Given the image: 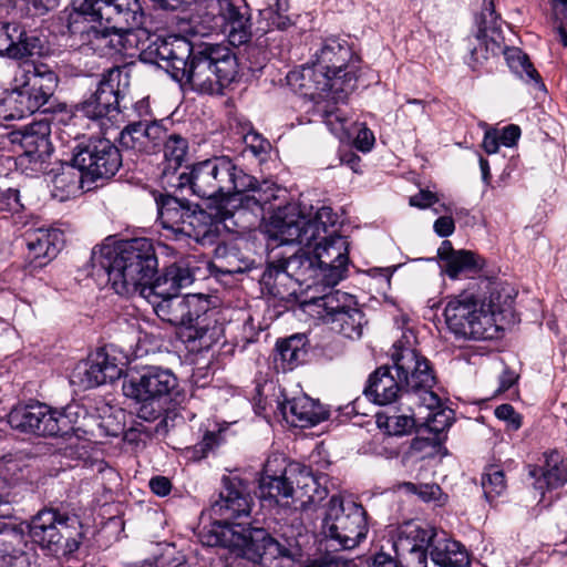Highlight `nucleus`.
<instances>
[{"label": "nucleus", "instance_id": "nucleus-45", "mask_svg": "<svg viewBox=\"0 0 567 567\" xmlns=\"http://www.w3.org/2000/svg\"><path fill=\"white\" fill-rule=\"evenodd\" d=\"M224 31L227 33L228 42L234 47H239L248 43L251 38V28L249 17L247 13L235 19L231 23H227L224 27Z\"/></svg>", "mask_w": 567, "mask_h": 567}, {"label": "nucleus", "instance_id": "nucleus-17", "mask_svg": "<svg viewBox=\"0 0 567 567\" xmlns=\"http://www.w3.org/2000/svg\"><path fill=\"white\" fill-rule=\"evenodd\" d=\"M50 133V123L44 120L33 122L13 133V142H18L23 150L17 158L21 169L31 173L45 169L44 164L52 152Z\"/></svg>", "mask_w": 567, "mask_h": 567}, {"label": "nucleus", "instance_id": "nucleus-56", "mask_svg": "<svg viewBox=\"0 0 567 567\" xmlns=\"http://www.w3.org/2000/svg\"><path fill=\"white\" fill-rule=\"evenodd\" d=\"M434 231L440 237H447L453 234L455 229V223L452 215H441L433 225Z\"/></svg>", "mask_w": 567, "mask_h": 567}, {"label": "nucleus", "instance_id": "nucleus-7", "mask_svg": "<svg viewBox=\"0 0 567 567\" xmlns=\"http://www.w3.org/2000/svg\"><path fill=\"white\" fill-rule=\"evenodd\" d=\"M74 11L95 24L84 25L80 31L82 45L104 55L112 52L126 53L138 47L143 13L140 3L120 0L113 4L104 0H72Z\"/></svg>", "mask_w": 567, "mask_h": 567}, {"label": "nucleus", "instance_id": "nucleus-52", "mask_svg": "<svg viewBox=\"0 0 567 567\" xmlns=\"http://www.w3.org/2000/svg\"><path fill=\"white\" fill-rule=\"evenodd\" d=\"M27 206L21 202L18 189L0 190V212L21 213Z\"/></svg>", "mask_w": 567, "mask_h": 567}, {"label": "nucleus", "instance_id": "nucleus-26", "mask_svg": "<svg viewBox=\"0 0 567 567\" xmlns=\"http://www.w3.org/2000/svg\"><path fill=\"white\" fill-rule=\"evenodd\" d=\"M224 334L225 328L218 310L212 311L185 332L186 339L192 343L193 350L198 351L209 350L224 339Z\"/></svg>", "mask_w": 567, "mask_h": 567}, {"label": "nucleus", "instance_id": "nucleus-53", "mask_svg": "<svg viewBox=\"0 0 567 567\" xmlns=\"http://www.w3.org/2000/svg\"><path fill=\"white\" fill-rule=\"evenodd\" d=\"M405 488L416 494L424 502L439 501L442 496V489L437 484H414L405 483Z\"/></svg>", "mask_w": 567, "mask_h": 567}, {"label": "nucleus", "instance_id": "nucleus-3", "mask_svg": "<svg viewBox=\"0 0 567 567\" xmlns=\"http://www.w3.org/2000/svg\"><path fill=\"white\" fill-rule=\"evenodd\" d=\"M142 59L158 65L181 83L204 94H219L238 73L236 55L223 43L193 45L183 37H156Z\"/></svg>", "mask_w": 567, "mask_h": 567}, {"label": "nucleus", "instance_id": "nucleus-62", "mask_svg": "<svg viewBox=\"0 0 567 567\" xmlns=\"http://www.w3.org/2000/svg\"><path fill=\"white\" fill-rule=\"evenodd\" d=\"M501 140L495 130H486L482 146L487 154H495L498 151Z\"/></svg>", "mask_w": 567, "mask_h": 567}, {"label": "nucleus", "instance_id": "nucleus-8", "mask_svg": "<svg viewBox=\"0 0 567 567\" xmlns=\"http://www.w3.org/2000/svg\"><path fill=\"white\" fill-rule=\"evenodd\" d=\"M93 267L107 275L116 293L144 297L143 289L155 281L158 261L152 241L147 238L113 241L107 239L92 250Z\"/></svg>", "mask_w": 567, "mask_h": 567}, {"label": "nucleus", "instance_id": "nucleus-9", "mask_svg": "<svg viewBox=\"0 0 567 567\" xmlns=\"http://www.w3.org/2000/svg\"><path fill=\"white\" fill-rule=\"evenodd\" d=\"M498 285L487 278L460 295L452 297L444 317L449 329L456 336L473 339H492L497 332L495 316L501 310Z\"/></svg>", "mask_w": 567, "mask_h": 567}, {"label": "nucleus", "instance_id": "nucleus-27", "mask_svg": "<svg viewBox=\"0 0 567 567\" xmlns=\"http://www.w3.org/2000/svg\"><path fill=\"white\" fill-rule=\"evenodd\" d=\"M430 555L433 563L440 567H466L470 556L466 548L458 542L451 539L443 530L433 536Z\"/></svg>", "mask_w": 567, "mask_h": 567}, {"label": "nucleus", "instance_id": "nucleus-21", "mask_svg": "<svg viewBox=\"0 0 567 567\" xmlns=\"http://www.w3.org/2000/svg\"><path fill=\"white\" fill-rule=\"evenodd\" d=\"M43 42L18 23H0V55L21 60L42 53Z\"/></svg>", "mask_w": 567, "mask_h": 567}, {"label": "nucleus", "instance_id": "nucleus-32", "mask_svg": "<svg viewBox=\"0 0 567 567\" xmlns=\"http://www.w3.org/2000/svg\"><path fill=\"white\" fill-rule=\"evenodd\" d=\"M315 305L318 308V315L327 323L342 311L351 310L358 302L354 296L334 290L316 299Z\"/></svg>", "mask_w": 567, "mask_h": 567}, {"label": "nucleus", "instance_id": "nucleus-40", "mask_svg": "<svg viewBox=\"0 0 567 567\" xmlns=\"http://www.w3.org/2000/svg\"><path fill=\"white\" fill-rule=\"evenodd\" d=\"M473 48L471 49V58L475 64H482L491 56L498 54L502 50L499 42L488 34L486 27H480L474 38Z\"/></svg>", "mask_w": 567, "mask_h": 567}, {"label": "nucleus", "instance_id": "nucleus-19", "mask_svg": "<svg viewBox=\"0 0 567 567\" xmlns=\"http://www.w3.org/2000/svg\"><path fill=\"white\" fill-rule=\"evenodd\" d=\"M122 374L116 358L109 355L104 349L92 353L86 361L80 362L71 375V382L82 389L100 386L113 382Z\"/></svg>", "mask_w": 567, "mask_h": 567}, {"label": "nucleus", "instance_id": "nucleus-48", "mask_svg": "<svg viewBox=\"0 0 567 567\" xmlns=\"http://www.w3.org/2000/svg\"><path fill=\"white\" fill-rule=\"evenodd\" d=\"M142 121L127 124L120 133L118 142L125 150L143 153Z\"/></svg>", "mask_w": 567, "mask_h": 567}, {"label": "nucleus", "instance_id": "nucleus-31", "mask_svg": "<svg viewBox=\"0 0 567 567\" xmlns=\"http://www.w3.org/2000/svg\"><path fill=\"white\" fill-rule=\"evenodd\" d=\"M260 497L264 499H275L277 503L280 498H290L295 496L293 482L288 476L287 466L278 475L271 468V462L265 465L264 475L259 481Z\"/></svg>", "mask_w": 567, "mask_h": 567}, {"label": "nucleus", "instance_id": "nucleus-10", "mask_svg": "<svg viewBox=\"0 0 567 567\" xmlns=\"http://www.w3.org/2000/svg\"><path fill=\"white\" fill-rule=\"evenodd\" d=\"M177 386L178 379L172 370L146 365L124 375L122 392L136 405L137 416L152 422L166 412Z\"/></svg>", "mask_w": 567, "mask_h": 567}, {"label": "nucleus", "instance_id": "nucleus-5", "mask_svg": "<svg viewBox=\"0 0 567 567\" xmlns=\"http://www.w3.org/2000/svg\"><path fill=\"white\" fill-rule=\"evenodd\" d=\"M391 360L392 367L382 365L369 377L364 389L369 400L379 405L399 402L411 408L416 398L415 403L425 408L439 405V395L432 390L435 375L425 357L399 340L393 344Z\"/></svg>", "mask_w": 567, "mask_h": 567}, {"label": "nucleus", "instance_id": "nucleus-22", "mask_svg": "<svg viewBox=\"0 0 567 567\" xmlns=\"http://www.w3.org/2000/svg\"><path fill=\"white\" fill-rule=\"evenodd\" d=\"M79 110L89 118L100 120L101 126L105 121H112L118 115V92L111 80L100 81L94 93L84 100Z\"/></svg>", "mask_w": 567, "mask_h": 567}, {"label": "nucleus", "instance_id": "nucleus-47", "mask_svg": "<svg viewBox=\"0 0 567 567\" xmlns=\"http://www.w3.org/2000/svg\"><path fill=\"white\" fill-rule=\"evenodd\" d=\"M482 487L485 497L492 502L506 489L505 475L497 467H491L482 477Z\"/></svg>", "mask_w": 567, "mask_h": 567}, {"label": "nucleus", "instance_id": "nucleus-57", "mask_svg": "<svg viewBox=\"0 0 567 567\" xmlns=\"http://www.w3.org/2000/svg\"><path fill=\"white\" fill-rule=\"evenodd\" d=\"M374 144V135L371 130L363 126L358 131L357 137L354 140V145L358 150L362 152H368Z\"/></svg>", "mask_w": 567, "mask_h": 567}, {"label": "nucleus", "instance_id": "nucleus-49", "mask_svg": "<svg viewBox=\"0 0 567 567\" xmlns=\"http://www.w3.org/2000/svg\"><path fill=\"white\" fill-rule=\"evenodd\" d=\"M73 168L76 167L72 165L54 177L53 183L55 188H61L69 194L75 193L79 189L80 183L85 177V174L80 171L75 173Z\"/></svg>", "mask_w": 567, "mask_h": 567}, {"label": "nucleus", "instance_id": "nucleus-4", "mask_svg": "<svg viewBox=\"0 0 567 567\" xmlns=\"http://www.w3.org/2000/svg\"><path fill=\"white\" fill-rule=\"evenodd\" d=\"M351 58L352 51L346 41L328 38L316 53L313 65L301 73L300 86L313 101V115L321 117L341 141L352 136L349 118L336 106L354 90V75L346 72Z\"/></svg>", "mask_w": 567, "mask_h": 567}, {"label": "nucleus", "instance_id": "nucleus-35", "mask_svg": "<svg viewBox=\"0 0 567 567\" xmlns=\"http://www.w3.org/2000/svg\"><path fill=\"white\" fill-rule=\"evenodd\" d=\"M364 315L358 308V305L352 307L351 310L342 311L336 318H331L328 324L331 330L344 336L349 339H359L362 336L364 324Z\"/></svg>", "mask_w": 567, "mask_h": 567}, {"label": "nucleus", "instance_id": "nucleus-6", "mask_svg": "<svg viewBox=\"0 0 567 567\" xmlns=\"http://www.w3.org/2000/svg\"><path fill=\"white\" fill-rule=\"evenodd\" d=\"M331 215H270L265 231L280 244L309 246L321 234L326 236L315 245L313 256L322 269L323 286H336L348 271L349 241L344 236L328 233L326 223Z\"/></svg>", "mask_w": 567, "mask_h": 567}, {"label": "nucleus", "instance_id": "nucleus-42", "mask_svg": "<svg viewBox=\"0 0 567 567\" xmlns=\"http://www.w3.org/2000/svg\"><path fill=\"white\" fill-rule=\"evenodd\" d=\"M150 196L156 204L157 213H177L179 210H186L189 213H205L203 208L197 205L193 208L188 200L182 199L169 194L161 192H151Z\"/></svg>", "mask_w": 567, "mask_h": 567}, {"label": "nucleus", "instance_id": "nucleus-2", "mask_svg": "<svg viewBox=\"0 0 567 567\" xmlns=\"http://www.w3.org/2000/svg\"><path fill=\"white\" fill-rule=\"evenodd\" d=\"M174 186L184 188L189 186L193 194L207 199L208 208H216L217 213H231L226 204L235 200L239 208L245 210H261L265 213H311L315 207L301 200L298 204L289 203L285 207L272 205L278 195L267 183L258 186L257 179L240 169L228 156H215L193 164L188 173H182ZM327 207L316 208V213H326Z\"/></svg>", "mask_w": 567, "mask_h": 567}, {"label": "nucleus", "instance_id": "nucleus-24", "mask_svg": "<svg viewBox=\"0 0 567 567\" xmlns=\"http://www.w3.org/2000/svg\"><path fill=\"white\" fill-rule=\"evenodd\" d=\"M27 240L33 260L42 267L58 256L64 245L65 236L59 228H39L30 233Z\"/></svg>", "mask_w": 567, "mask_h": 567}, {"label": "nucleus", "instance_id": "nucleus-39", "mask_svg": "<svg viewBox=\"0 0 567 567\" xmlns=\"http://www.w3.org/2000/svg\"><path fill=\"white\" fill-rule=\"evenodd\" d=\"M277 358L282 363V370H292L299 362L303 360L306 351L303 349V339L292 336L277 343Z\"/></svg>", "mask_w": 567, "mask_h": 567}, {"label": "nucleus", "instance_id": "nucleus-33", "mask_svg": "<svg viewBox=\"0 0 567 567\" xmlns=\"http://www.w3.org/2000/svg\"><path fill=\"white\" fill-rule=\"evenodd\" d=\"M164 144L163 176L174 174L185 162L188 153V141L179 134H167Z\"/></svg>", "mask_w": 567, "mask_h": 567}, {"label": "nucleus", "instance_id": "nucleus-51", "mask_svg": "<svg viewBox=\"0 0 567 567\" xmlns=\"http://www.w3.org/2000/svg\"><path fill=\"white\" fill-rule=\"evenodd\" d=\"M244 142L246 150L249 151L260 162L265 161L269 151L270 143L256 132H249L245 135Z\"/></svg>", "mask_w": 567, "mask_h": 567}, {"label": "nucleus", "instance_id": "nucleus-43", "mask_svg": "<svg viewBox=\"0 0 567 567\" xmlns=\"http://www.w3.org/2000/svg\"><path fill=\"white\" fill-rule=\"evenodd\" d=\"M143 153L155 152L167 137V128L161 121H142Z\"/></svg>", "mask_w": 567, "mask_h": 567}, {"label": "nucleus", "instance_id": "nucleus-13", "mask_svg": "<svg viewBox=\"0 0 567 567\" xmlns=\"http://www.w3.org/2000/svg\"><path fill=\"white\" fill-rule=\"evenodd\" d=\"M80 406L68 405L52 410L44 403L13 408L8 414L12 429L42 436H66L80 429Z\"/></svg>", "mask_w": 567, "mask_h": 567}, {"label": "nucleus", "instance_id": "nucleus-29", "mask_svg": "<svg viewBox=\"0 0 567 567\" xmlns=\"http://www.w3.org/2000/svg\"><path fill=\"white\" fill-rule=\"evenodd\" d=\"M529 476L535 481V489L544 494L545 488H556L567 482V460H560L557 452L546 456L543 467L529 466Z\"/></svg>", "mask_w": 567, "mask_h": 567}, {"label": "nucleus", "instance_id": "nucleus-55", "mask_svg": "<svg viewBox=\"0 0 567 567\" xmlns=\"http://www.w3.org/2000/svg\"><path fill=\"white\" fill-rule=\"evenodd\" d=\"M436 202V195L430 190H420L416 195L410 197V205L419 209L430 208Z\"/></svg>", "mask_w": 567, "mask_h": 567}, {"label": "nucleus", "instance_id": "nucleus-50", "mask_svg": "<svg viewBox=\"0 0 567 567\" xmlns=\"http://www.w3.org/2000/svg\"><path fill=\"white\" fill-rule=\"evenodd\" d=\"M441 400L439 399V405L430 409V413L425 417L424 425L429 429L430 432L441 433L444 430L449 429L452 425L451 411L446 412L445 410H439L434 412L435 409L440 408ZM429 410V408H426Z\"/></svg>", "mask_w": 567, "mask_h": 567}, {"label": "nucleus", "instance_id": "nucleus-38", "mask_svg": "<svg viewBox=\"0 0 567 567\" xmlns=\"http://www.w3.org/2000/svg\"><path fill=\"white\" fill-rule=\"evenodd\" d=\"M504 55L509 69L520 76L522 79L533 80L540 87L544 84L539 81V75L533 64L529 62L528 56L518 48H507Z\"/></svg>", "mask_w": 567, "mask_h": 567}, {"label": "nucleus", "instance_id": "nucleus-46", "mask_svg": "<svg viewBox=\"0 0 567 567\" xmlns=\"http://www.w3.org/2000/svg\"><path fill=\"white\" fill-rule=\"evenodd\" d=\"M288 0H268V8L261 14L270 21V25L278 30H286L291 25V20L284 13L288 11Z\"/></svg>", "mask_w": 567, "mask_h": 567}, {"label": "nucleus", "instance_id": "nucleus-54", "mask_svg": "<svg viewBox=\"0 0 567 567\" xmlns=\"http://www.w3.org/2000/svg\"><path fill=\"white\" fill-rule=\"evenodd\" d=\"M494 413L498 420L506 422L513 431H517L522 426V415L511 404H501Z\"/></svg>", "mask_w": 567, "mask_h": 567}, {"label": "nucleus", "instance_id": "nucleus-11", "mask_svg": "<svg viewBox=\"0 0 567 567\" xmlns=\"http://www.w3.org/2000/svg\"><path fill=\"white\" fill-rule=\"evenodd\" d=\"M11 85L6 102L14 104L16 114L10 117H24L48 110L45 105L58 86V76L47 64L24 62L16 69Z\"/></svg>", "mask_w": 567, "mask_h": 567}, {"label": "nucleus", "instance_id": "nucleus-64", "mask_svg": "<svg viewBox=\"0 0 567 567\" xmlns=\"http://www.w3.org/2000/svg\"><path fill=\"white\" fill-rule=\"evenodd\" d=\"M219 443V434L216 432H206L203 440L198 444L200 451L206 453Z\"/></svg>", "mask_w": 567, "mask_h": 567}, {"label": "nucleus", "instance_id": "nucleus-60", "mask_svg": "<svg viewBox=\"0 0 567 567\" xmlns=\"http://www.w3.org/2000/svg\"><path fill=\"white\" fill-rule=\"evenodd\" d=\"M152 492L158 496H166L172 489L171 481L165 476H155L150 481Z\"/></svg>", "mask_w": 567, "mask_h": 567}, {"label": "nucleus", "instance_id": "nucleus-18", "mask_svg": "<svg viewBox=\"0 0 567 567\" xmlns=\"http://www.w3.org/2000/svg\"><path fill=\"white\" fill-rule=\"evenodd\" d=\"M436 529L415 522L401 525L393 538L392 548L398 557L408 558L411 564L424 565Z\"/></svg>", "mask_w": 567, "mask_h": 567}, {"label": "nucleus", "instance_id": "nucleus-16", "mask_svg": "<svg viewBox=\"0 0 567 567\" xmlns=\"http://www.w3.org/2000/svg\"><path fill=\"white\" fill-rule=\"evenodd\" d=\"M72 162L94 182L113 177L122 166V155L109 138L92 137L75 147Z\"/></svg>", "mask_w": 567, "mask_h": 567}, {"label": "nucleus", "instance_id": "nucleus-28", "mask_svg": "<svg viewBox=\"0 0 567 567\" xmlns=\"http://www.w3.org/2000/svg\"><path fill=\"white\" fill-rule=\"evenodd\" d=\"M287 473L293 482V497L300 499L302 506L324 498L327 492L309 467L295 463L287 466Z\"/></svg>", "mask_w": 567, "mask_h": 567}, {"label": "nucleus", "instance_id": "nucleus-44", "mask_svg": "<svg viewBox=\"0 0 567 567\" xmlns=\"http://www.w3.org/2000/svg\"><path fill=\"white\" fill-rule=\"evenodd\" d=\"M212 311H217V309L210 307V301L207 297L203 295H187V315L184 324L186 332L188 328L195 326Z\"/></svg>", "mask_w": 567, "mask_h": 567}, {"label": "nucleus", "instance_id": "nucleus-63", "mask_svg": "<svg viewBox=\"0 0 567 567\" xmlns=\"http://www.w3.org/2000/svg\"><path fill=\"white\" fill-rule=\"evenodd\" d=\"M520 135V130L516 125H508L503 128L499 136L501 143L505 146H513Z\"/></svg>", "mask_w": 567, "mask_h": 567}, {"label": "nucleus", "instance_id": "nucleus-25", "mask_svg": "<svg viewBox=\"0 0 567 567\" xmlns=\"http://www.w3.org/2000/svg\"><path fill=\"white\" fill-rule=\"evenodd\" d=\"M288 280L292 279L300 286L310 288L323 285L322 269L318 266L312 252L300 249L288 258H281Z\"/></svg>", "mask_w": 567, "mask_h": 567}, {"label": "nucleus", "instance_id": "nucleus-58", "mask_svg": "<svg viewBox=\"0 0 567 567\" xmlns=\"http://www.w3.org/2000/svg\"><path fill=\"white\" fill-rule=\"evenodd\" d=\"M30 11L35 16H43L58 7L59 0H25Z\"/></svg>", "mask_w": 567, "mask_h": 567}, {"label": "nucleus", "instance_id": "nucleus-15", "mask_svg": "<svg viewBox=\"0 0 567 567\" xmlns=\"http://www.w3.org/2000/svg\"><path fill=\"white\" fill-rule=\"evenodd\" d=\"M321 530L340 548L352 549L367 536L365 511L351 499L333 495L328 502Z\"/></svg>", "mask_w": 567, "mask_h": 567}, {"label": "nucleus", "instance_id": "nucleus-34", "mask_svg": "<svg viewBox=\"0 0 567 567\" xmlns=\"http://www.w3.org/2000/svg\"><path fill=\"white\" fill-rule=\"evenodd\" d=\"M168 215H158V220L164 228L172 230L176 235H184L190 238L199 239L209 233V225L203 223L199 217H210L212 215H181V220L169 224Z\"/></svg>", "mask_w": 567, "mask_h": 567}, {"label": "nucleus", "instance_id": "nucleus-30", "mask_svg": "<svg viewBox=\"0 0 567 567\" xmlns=\"http://www.w3.org/2000/svg\"><path fill=\"white\" fill-rule=\"evenodd\" d=\"M416 398L409 405H400L393 413L380 412L377 414V424L383 429L385 433L394 436H402L411 433L415 427L414 406H424V404L415 403Z\"/></svg>", "mask_w": 567, "mask_h": 567}, {"label": "nucleus", "instance_id": "nucleus-20", "mask_svg": "<svg viewBox=\"0 0 567 567\" xmlns=\"http://www.w3.org/2000/svg\"><path fill=\"white\" fill-rule=\"evenodd\" d=\"M27 548L24 529L0 522V566L38 567L35 554Z\"/></svg>", "mask_w": 567, "mask_h": 567}, {"label": "nucleus", "instance_id": "nucleus-36", "mask_svg": "<svg viewBox=\"0 0 567 567\" xmlns=\"http://www.w3.org/2000/svg\"><path fill=\"white\" fill-rule=\"evenodd\" d=\"M288 277L281 258L274 256L272 259L268 261L267 267L261 275V286L269 295L274 297H284L287 292V289H285Z\"/></svg>", "mask_w": 567, "mask_h": 567}, {"label": "nucleus", "instance_id": "nucleus-59", "mask_svg": "<svg viewBox=\"0 0 567 567\" xmlns=\"http://www.w3.org/2000/svg\"><path fill=\"white\" fill-rule=\"evenodd\" d=\"M368 567H402V565L390 554L379 551L371 557Z\"/></svg>", "mask_w": 567, "mask_h": 567}, {"label": "nucleus", "instance_id": "nucleus-61", "mask_svg": "<svg viewBox=\"0 0 567 567\" xmlns=\"http://www.w3.org/2000/svg\"><path fill=\"white\" fill-rule=\"evenodd\" d=\"M406 104L409 105V110L404 111L403 106L399 109V111H403L406 116H424L426 114V105L425 102L417 99H408Z\"/></svg>", "mask_w": 567, "mask_h": 567}, {"label": "nucleus", "instance_id": "nucleus-41", "mask_svg": "<svg viewBox=\"0 0 567 567\" xmlns=\"http://www.w3.org/2000/svg\"><path fill=\"white\" fill-rule=\"evenodd\" d=\"M243 2L244 0H206V9L213 17H219L221 25L225 27L247 13L246 10L243 11L246 9Z\"/></svg>", "mask_w": 567, "mask_h": 567}, {"label": "nucleus", "instance_id": "nucleus-12", "mask_svg": "<svg viewBox=\"0 0 567 567\" xmlns=\"http://www.w3.org/2000/svg\"><path fill=\"white\" fill-rule=\"evenodd\" d=\"M195 274L189 261L182 260L167 266L148 288L143 289L144 298L152 303L156 315L174 326H183L186 320L187 295L178 291L189 286Z\"/></svg>", "mask_w": 567, "mask_h": 567}, {"label": "nucleus", "instance_id": "nucleus-37", "mask_svg": "<svg viewBox=\"0 0 567 567\" xmlns=\"http://www.w3.org/2000/svg\"><path fill=\"white\" fill-rule=\"evenodd\" d=\"M484 267V260L473 251L457 250L444 265V271L451 279H457L462 274H475Z\"/></svg>", "mask_w": 567, "mask_h": 567}, {"label": "nucleus", "instance_id": "nucleus-23", "mask_svg": "<svg viewBox=\"0 0 567 567\" xmlns=\"http://www.w3.org/2000/svg\"><path fill=\"white\" fill-rule=\"evenodd\" d=\"M278 409L286 422L293 426H313L327 419L324 409L306 394L285 399L278 403Z\"/></svg>", "mask_w": 567, "mask_h": 567}, {"label": "nucleus", "instance_id": "nucleus-1", "mask_svg": "<svg viewBox=\"0 0 567 567\" xmlns=\"http://www.w3.org/2000/svg\"><path fill=\"white\" fill-rule=\"evenodd\" d=\"M252 497L249 485L238 476H224L223 489L212 504L210 512L220 517L199 534L206 546L228 548L237 556L252 563H267L278 558L293 559L299 554V546L293 537L282 536V540L272 537L265 528L233 525L230 519L248 516Z\"/></svg>", "mask_w": 567, "mask_h": 567}, {"label": "nucleus", "instance_id": "nucleus-14", "mask_svg": "<svg viewBox=\"0 0 567 567\" xmlns=\"http://www.w3.org/2000/svg\"><path fill=\"white\" fill-rule=\"evenodd\" d=\"M76 517L60 514L56 509L40 511L27 525L29 536L49 555L66 557L79 549L81 533Z\"/></svg>", "mask_w": 567, "mask_h": 567}]
</instances>
